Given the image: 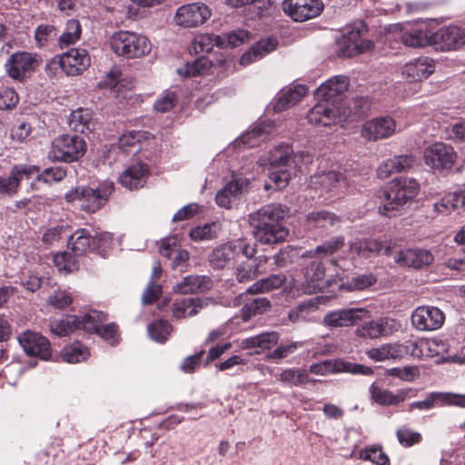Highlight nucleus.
<instances>
[{
	"label": "nucleus",
	"mask_w": 465,
	"mask_h": 465,
	"mask_svg": "<svg viewBox=\"0 0 465 465\" xmlns=\"http://www.w3.org/2000/svg\"><path fill=\"white\" fill-rule=\"evenodd\" d=\"M240 253L250 259L254 255L255 249L244 240L237 239L214 248L209 255V262L214 269L228 268L234 263Z\"/></svg>",
	"instance_id": "obj_7"
},
{
	"label": "nucleus",
	"mask_w": 465,
	"mask_h": 465,
	"mask_svg": "<svg viewBox=\"0 0 465 465\" xmlns=\"http://www.w3.org/2000/svg\"><path fill=\"white\" fill-rule=\"evenodd\" d=\"M212 288V280L205 275H188L176 283L173 290L176 293L189 294L204 292Z\"/></svg>",
	"instance_id": "obj_32"
},
{
	"label": "nucleus",
	"mask_w": 465,
	"mask_h": 465,
	"mask_svg": "<svg viewBox=\"0 0 465 465\" xmlns=\"http://www.w3.org/2000/svg\"><path fill=\"white\" fill-rule=\"evenodd\" d=\"M79 329L78 316L67 315L61 320L50 323V330L57 336H66Z\"/></svg>",
	"instance_id": "obj_49"
},
{
	"label": "nucleus",
	"mask_w": 465,
	"mask_h": 465,
	"mask_svg": "<svg viewBox=\"0 0 465 465\" xmlns=\"http://www.w3.org/2000/svg\"><path fill=\"white\" fill-rule=\"evenodd\" d=\"M211 16L210 8L203 3H192L180 6L174 20L178 25L195 27L205 23Z\"/></svg>",
	"instance_id": "obj_16"
},
{
	"label": "nucleus",
	"mask_w": 465,
	"mask_h": 465,
	"mask_svg": "<svg viewBox=\"0 0 465 465\" xmlns=\"http://www.w3.org/2000/svg\"><path fill=\"white\" fill-rule=\"evenodd\" d=\"M251 39V34L246 30H236L228 33L223 37L224 45L223 47H236L239 46Z\"/></svg>",
	"instance_id": "obj_63"
},
{
	"label": "nucleus",
	"mask_w": 465,
	"mask_h": 465,
	"mask_svg": "<svg viewBox=\"0 0 465 465\" xmlns=\"http://www.w3.org/2000/svg\"><path fill=\"white\" fill-rule=\"evenodd\" d=\"M433 45L442 50L457 49L465 45V28L450 25L433 32Z\"/></svg>",
	"instance_id": "obj_21"
},
{
	"label": "nucleus",
	"mask_w": 465,
	"mask_h": 465,
	"mask_svg": "<svg viewBox=\"0 0 465 465\" xmlns=\"http://www.w3.org/2000/svg\"><path fill=\"white\" fill-rule=\"evenodd\" d=\"M360 458L375 465H390V459L381 447L371 446L361 450Z\"/></svg>",
	"instance_id": "obj_58"
},
{
	"label": "nucleus",
	"mask_w": 465,
	"mask_h": 465,
	"mask_svg": "<svg viewBox=\"0 0 465 465\" xmlns=\"http://www.w3.org/2000/svg\"><path fill=\"white\" fill-rule=\"evenodd\" d=\"M397 131L395 120L389 116H379L365 122L361 135L367 141L375 142L392 136Z\"/></svg>",
	"instance_id": "obj_13"
},
{
	"label": "nucleus",
	"mask_w": 465,
	"mask_h": 465,
	"mask_svg": "<svg viewBox=\"0 0 465 465\" xmlns=\"http://www.w3.org/2000/svg\"><path fill=\"white\" fill-rule=\"evenodd\" d=\"M38 65L37 54L19 51L9 56L5 64V69L9 77L23 82L31 76Z\"/></svg>",
	"instance_id": "obj_9"
},
{
	"label": "nucleus",
	"mask_w": 465,
	"mask_h": 465,
	"mask_svg": "<svg viewBox=\"0 0 465 465\" xmlns=\"http://www.w3.org/2000/svg\"><path fill=\"white\" fill-rule=\"evenodd\" d=\"M38 172V167L35 165H17L15 166L8 177L0 178V195H11L18 188L20 181L25 177L29 178Z\"/></svg>",
	"instance_id": "obj_27"
},
{
	"label": "nucleus",
	"mask_w": 465,
	"mask_h": 465,
	"mask_svg": "<svg viewBox=\"0 0 465 465\" xmlns=\"http://www.w3.org/2000/svg\"><path fill=\"white\" fill-rule=\"evenodd\" d=\"M420 191L419 183L413 178H397L391 181L383 189L381 196L384 203L380 206V213L392 216L393 212L398 211L411 202Z\"/></svg>",
	"instance_id": "obj_2"
},
{
	"label": "nucleus",
	"mask_w": 465,
	"mask_h": 465,
	"mask_svg": "<svg viewBox=\"0 0 465 465\" xmlns=\"http://www.w3.org/2000/svg\"><path fill=\"white\" fill-rule=\"evenodd\" d=\"M271 306L270 301L264 297H259L246 303L242 308V320L248 321L252 316L265 312Z\"/></svg>",
	"instance_id": "obj_57"
},
{
	"label": "nucleus",
	"mask_w": 465,
	"mask_h": 465,
	"mask_svg": "<svg viewBox=\"0 0 465 465\" xmlns=\"http://www.w3.org/2000/svg\"><path fill=\"white\" fill-rule=\"evenodd\" d=\"M279 381L290 386H300L308 381V375L302 370L290 368L279 374Z\"/></svg>",
	"instance_id": "obj_60"
},
{
	"label": "nucleus",
	"mask_w": 465,
	"mask_h": 465,
	"mask_svg": "<svg viewBox=\"0 0 465 465\" xmlns=\"http://www.w3.org/2000/svg\"><path fill=\"white\" fill-rule=\"evenodd\" d=\"M268 258L265 256H260L259 262L256 266H253L250 262H242L237 268L235 277L239 282H248L253 280L257 275L263 273L264 272L260 271L262 263H265Z\"/></svg>",
	"instance_id": "obj_46"
},
{
	"label": "nucleus",
	"mask_w": 465,
	"mask_h": 465,
	"mask_svg": "<svg viewBox=\"0 0 465 465\" xmlns=\"http://www.w3.org/2000/svg\"><path fill=\"white\" fill-rule=\"evenodd\" d=\"M248 179L243 177H233L227 183L215 196V202L218 206L230 209L236 199L242 194L243 188L248 185Z\"/></svg>",
	"instance_id": "obj_23"
},
{
	"label": "nucleus",
	"mask_w": 465,
	"mask_h": 465,
	"mask_svg": "<svg viewBox=\"0 0 465 465\" xmlns=\"http://www.w3.org/2000/svg\"><path fill=\"white\" fill-rule=\"evenodd\" d=\"M409 392V390H397L396 392H392L375 384L370 387L371 400L377 404L384 406L400 404L408 398Z\"/></svg>",
	"instance_id": "obj_34"
},
{
	"label": "nucleus",
	"mask_w": 465,
	"mask_h": 465,
	"mask_svg": "<svg viewBox=\"0 0 465 465\" xmlns=\"http://www.w3.org/2000/svg\"><path fill=\"white\" fill-rule=\"evenodd\" d=\"M412 326L421 331H432L441 328L445 314L438 307L419 306L411 316Z\"/></svg>",
	"instance_id": "obj_12"
},
{
	"label": "nucleus",
	"mask_w": 465,
	"mask_h": 465,
	"mask_svg": "<svg viewBox=\"0 0 465 465\" xmlns=\"http://www.w3.org/2000/svg\"><path fill=\"white\" fill-rule=\"evenodd\" d=\"M341 182H343V176L333 171L314 175L311 180L312 185L320 187L326 191L332 190Z\"/></svg>",
	"instance_id": "obj_52"
},
{
	"label": "nucleus",
	"mask_w": 465,
	"mask_h": 465,
	"mask_svg": "<svg viewBox=\"0 0 465 465\" xmlns=\"http://www.w3.org/2000/svg\"><path fill=\"white\" fill-rule=\"evenodd\" d=\"M214 45L220 47L224 45L223 36L210 34H202L196 35L192 43V48L196 54L209 53L213 50Z\"/></svg>",
	"instance_id": "obj_45"
},
{
	"label": "nucleus",
	"mask_w": 465,
	"mask_h": 465,
	"mask_svg": "<svg viewBox=\"0 0 465 465\" xmlns=\"http://www.w3.org/2000/svg\"><path fill=\"white\" fill-rule=\"evenodd\" d=\"M367 318H370V312L365 308H342L325 314L322 324L330 329L351 327Z\"/></svg>",
	"instance_id": "obj_11"
},
{
	"label": "nucleus",
	"mask_w": 465,
	"mask_h": 465,
	"mask_svg": "<svg viewBox=\"0 0 465 465\" xmlns=\"http://www.w3.org/2000/svg\"><path fill=\"white\" fill-rule=\"evenodd\" d=\"M307 92V87L302 84H296L281 92L274 103L273 110L281 112L295 105L305 96Z\"/></svg>",
	"instance_id": "obj_36"
},
{
	"label": "nucleus",
	"mask_w": 465,
	"mask_h": 465,
	"mask_svg": "<svg viewBox=\"0 0 465 465\" xmlns=\"http://www.w3.org/2000/svg\"><path fill=\"white\" fill-rule=\"evenodd\" d=\"M110 46L115 54L128 59L144 56L152 48L145 35L130 31L114 33L110 38Z\"/></svg>",
	"instance_id": "obj_5"
},
{
	"label": "nucleus",
	"mask_w": 465,
	"mask_h": 465,
	"mask_svg": "<svg viewBox=\"0 0 465 465\" xmlns=\"http://www.w3.org/2000/svg\"><path fill=\"white\" fill-rule=\"evenodd\" d=\"M221 225L219 223L213 222L197 226L190 232V237L193 241H207L217 237Z\"/></svg>",
	"instance_id": "obj_55"
},
{
	"label": "nucleus",
	"mask_w": 465,
	"mask_h": 465,
	"mask_svg": "<svg viewBox=\"0 0 465 465\" xmlns=\"http://www.w3.org/2000/svg\"><path fill=\"white\" fill-rule=\"evenodd\" d=\"M310 371L316 375L348 372L352 374L371 375L372 369L361 364H356L343 360L323 361L311 365Z\"/></svg>",
	"instance_id": "obj_15"
},
{
	"label": "nucleus",
	"mask_w": 465,
	"mask_h": 465,
	"mask_svg": "<svg viewBox=\"0 0 465 465\" xmlns=\"http://www.w3.org/2000/svg\"><path fill=\"white\" fill-rule=\"evenodd\" d=\"M106 320V315L99 311L92 310L78 317L79 329L89 332H96L101 324Z\"/></svg>",
	"instance_id": "obj_50"
},
{
	"label": "nucleus",
	"mask_w": 465,
	"mask_h": 465,
	"mask_svg": "<svg viewBox=\"0 0 465 465\" xmlns=\"http://www.w3.org/2000/svg\"><path fill=\"white\" fill-rule=\"evenodd\" d=\"M93 236L86 229L76 230L69 236L67 244L75 255H82L93 251Z\"/></svg>",
	"instance_id": "obj_42"
},
{
	"label": "nucleus",
	"mask_w": 465,
	"mask_h": 465,
	"mask_svg": "<svg viewBox=\"0 0 465 465\" xmlns=\"http://www.w3.org/2000/svg\"><path fill=\"white\" fill-rule=\"evenodd\" d=\"M293 173L294 170L291 167L272 168L269 173V181L274 185L275 189H282L288 185Z\"/></svg>",
	"instance_id": "obj_61"
},
{
	"label": "nucleus",
	"mask_w": 465,
	"mask_h": 465,
	"mask_svg": "<svg viewBox=\"0 0 465 465\" xmlns=\"http://www.w3.org/2000/svg\"><path fill=\"white\" fill-rule=\"evenodd\" d=\"M407 352L406 347L398 343H385L366 351V355L375 361H383L401 358Z\"/></svg>",
	"instance_id": "obj_38"
},
{
	"label": "nucleus",
	"mask_w": 465,
	"mask_h": 465,
	"mask_svg": "<svg viewBox=\"0 0 465 465\" xmlns=\"http://www.w3.org/2000/svg\"><path fill=\"white\" fill-rule=\"evenodd\" d=\"M82 28L78 20L71 19L66 23L64 33L59 37L61 48L74 45L81 37Z\"/></svg>",
	"instance_id": "obj_51"
},
{
	"label": "nucleus",
	"mask_w": 465,
	"mask_h": 465,
	"mask_svg": "<svg viewBox=\"0 0 465 465\" xmlns=\"http://www.w3.org/2000/svg\"><path fill=\"white\" fill-rule=\"evenodd\" d=\"M318 100V103L307 114L309 123L315 125L331 126L348 116L347 108L343 104H337L335 100Z\"/></svg>",
	"instance_id": "obj_8"
},
{
	"label": "nucleus",
	"mask_w": 465,
	"mask_h": 465,
	"mask_svg": "<svg viewBox=\"0 0 465 465\" xmlns=\"http://www.w3.org/2000/svg\"><path fill=\"white\" fill-rule=\"evenodd\" d=\"M159 252L164 257L173 258V267L183 265L189 259V252L178 248V240L175 236L165 238L161 243Z\"/></svg>",
	"instance_id": "obj_39"
},
{
	"label": "nucleus",
	"mask_w": 465,
	"mask_h": 465,
	"mask_svg": "<svg viewBox=\"0 0 465 465\" xmlns=\"http://www.w3.org/2000/svg\"><path fill=\"white\" fill-rule=\"evenodd\" d=\"M355 335L362 339L372 340L380 338L378 321L371 320L361 324L355 329Z\"/></svg>",
	"instance_id": "obj_64"
},
{
	"label": "nucleus",
	"mask_w": 465,
	"mask_h": 465,
	"mask_svg": "<svg viewBox=\"0 0 465 465\" xmlns=\"http://www.w3.org/2000/svg\"><path fill=\"white\" fill-rule=\"evenodd\" d=\"M339 56L351 57L364 51L370 50L373 43L370 40L362 39L359 29H352L346 35H343L340 40Z\"/></svg>",
	"instance_id": "obj_22"
},
{
	"label": "nucleus",
	"mask_w": 465,
	"mask_h": 465,
	"mask_svg": "<svg viewBox=\"0 0 465 465\" xmlns=\"http://www.w3.org/2000/svg\"><path fill=\"white\" fill-rule=\"evenodd\" d=\"M393 248L392 242H381L375 239L357 240L351 243L350 251L359 256L369 258L381 254L382 252L389 254Z\"/></svg>",
	"instance_id": "obj_28"
},
{
	"label": "nucleus",
	"mask_w": 465,
	"mask_h": 465,
	"mask_svg": "<svg viewBox=\"0 0 465 465\" xmlns=\"http://www.w3.org/2000/svg\"><path fill=\"white\" fill-rule=\"evenodd\" d=\"M88 355V349L80 342L66 346L61 352V357L68 363H77L84 361Z\"/></svg>",
	"instance_id": "obj_54"
},
{
	"label": "nucleus",
	"mask_w": 465,
	"mask_h": 465,
	"mask_svg": "<svg viewBox=\"0 0 465 465\" xmlns=\"http://www.w3.org/2000/svg\"><path fill=\"white\" fill-rule=\"evenodd\" d=\"M448 351V344L440 339H427L417 341L412 355L420 358H430Z\"/></svg>",
	"instance_id": "obj_40"
},
{
	"label": "nucleus",
	"mask_w": 465,
	"mask_h": 465,
	"mask_svg": "<svg viewBox=\"0 0 465 465\" xmlns=\"http://www.w3.org/2000/svg\"><path fill=\"white\" fill-rule=\"evenodd\" d=\"M393 259L394 262L401 267L420 270L433 263L434 255L427 249L408 248L397 252Z\"/></svg>",
	"instance_id": "obj_17"
},
{
	"label": "nucleus",
	"mask_w": 465,
	"mask_h": 465,
	"mask_svg": "<svg viewBox=\"0 0 465 465\" xmlns=\"http://www.w3.org/2000/svg\"><path fill=\"white\" fill-rule=\"evenodd\" d=\"M438 401H440L442 404L456 405L465 408V395L430 392L425 400L411 402L409 405V409L410 411H429L432 409Z\"/></svg>",
	"instance_id": "obj_26"
},
{
	"label": "nucleus",
	"mask_w": 465,
	"mask_h": 465,
	"mask_svg": "<svg viewBox=\"0 0 465 465\" xmlns=\"http://www.w3.org/2000/svg\"><path fill=\"white\" fill-rule=\"evenodd\" d=\"M307 222L311 228H326L339 223V218L332 213L321 210L312 212L307 216Z\"/></svg>",
	"instance_id": "obj_47"
},
{
	"label": "nucleus",
	"mask_w": 465,
	"mask_h": 465,
	"mask_svg": "<svg viewBox=\"0 0 465 465\" xmlns=\"http://www.w3.org/2000/svg\"><path fill=\"white\" fill-rule=\"evenodd\" d=\"M66 169L63 166H54L45 168L42 173H35L36 180L46 184L59 183L66 176Z\"/></svg>",
	"instance_id": "obj_59"
},
{
	"label": "nucleus",
	"mask_w": 465,
	"mask_h": 465,
	"mask_svg": "<svg viewBox=\"0 0 465 465\" xmlns=\"http://www.w3.org/2000/svg\"><path fill=\"white\" fill-rule=\"evenodd\" d=\"M414 163L415 158L411 154L393 156L379 165L377 175L380 179H387L392 173L407 171Z\"/></svg>",
	"instance_id": "obj_31"
},
{
	"label": "nucleus",
	"mask_w": 465,
	"mask_h": 465,
	"mask_svg": "<svg viewBox=\"0 0 465 465\" xmlns=\"http://www.w3.org/2000/svg\"><path fill=\"white\" fill-rule=\"evenodd\" d=\"M56 36V29L52 25H41L35 31V40L39 47L48 45Z\"/></svg>",
	"instance_id": "obj_62"
},
{
	"label": "nucleus",
	"mask_w": 465,
	"mask_h": 465,
	"mask_svg": "<svg viewBox=\"0 0 465 465\" xmlns=\"http://www.w3.org/2000/svg\"><path fill=\"white\" fill-rule=\"evenodd\" d=\"M269 134V131L266 127L257 125L251 131L243 134L235 143L237 144L242 143L247 147H254L260 144V143L265 141Z\"/></svg>",
	"instance_id": "obj_53"
},
{
	"label": "nucleus",
	"mask_w": 465,
	"mask_h": 465,
	"mask_svg": "<svg viewBox=\"0 0 465 465\" xmlns=\"http://www.w3.org/2000/svg\"><path fill=\"white\" fill-rule=\"evenodd\" d=\"M209 304V299L183 298L175 301L172 305L173 316L176 319L193 317Z\"/></svg>",
	"instance_id": "obj_30"
},
{
	"label": "nucleus",
	"mask_w": 465,
	"mask_h": 465,
	"mask_svg": "<svg viewBox=\"0 0 465 465\" xmlns=\"http://www.w3.org/2000/svg\"><path fill=\"white\" fill-rule=\"evenodd\" d=\"M423 159L426 165L435 171L450 170L455 163L457 153L451 145L438 142L425 148Z\"/></svg>",
	"instance_id": "obj_10"
},
{
	"label": "nucleus",
	"mask_w": 465,
	"mask_h": 465,
	"mask_svg": "<svg viewBox=\"0 0 465 465\" xmlns=\"http://www.w3.org/2000/svg\"><path fill=\"white\" fill-rule=\"evenodd\" d=\"M68 124L72 130L80 134L88 133L94 126L92 113L87 108H78L73 111L69 116Z\"/></svg>",
	"instance_id": "obj_41"
},
{
	"label": "nucleus",
	"mask_w": 465,
	"mask_h": 465,
	"mask_svg": "<svg viewBox=\"0 0 465 465\" xmlns=\"http://www.w3.org/2000/svg\"><path fill=\"white\" fill-rule=\"evenodd\" d=\"M59 64L67 75H78L89 67L91 59L85 49L72 48L61 55Z\"/></svg>",
	"instance_id": "obj_19"
},
{
	"label": "nucleus",
	"mask_w": 465,
	"mask_h": 465,
	"mask_svg": "<svg viewBox=\"0 0 465 465\" xmlns=\"http://www.w3.org/2000/svg\"><path fill=\"white\" fill-rule=\"evenodd\" d=\"M17 340L28 355L36 356L43 360H47L51 355L48 340L37 332L25 331L18 336Z\"/></svg>",
	"instance_id": "obj_18"
},
{
	"label": "nucleus",
	"mask_w": 465,
	"mask_h": 465,
	"mask_svg": "<svg viewBox=\"0 0 465 465\" xmlns=\"http://www.w3.org/2000/svg\"><path fill=\"white\" fill-rule=\"evenodd\" d=\"M434 71V61L429 57L421 56L404 64L401 69V74L407 82L414 83L428 78Z\"/></svg>",
	"instance_id": "obj_20"
},
{
	"label": "nucleus",
	"mask_w": 465,
	"mask_h": 465,
	"mask_svg": "<svg viewBox=\"0 0 465 465\" xmlns=\"http://www.w3.org/2000/svg\"><path fill=\"white\" fill-rule=\"evenodd\" d=\"M319 298H311L293 307L288 313V319L295 323L300 322H316Z\"/></svg>",
	"instance_id": "obj_33"
},
{
	"label": "nucleus",
	"mask_w": 465,
	"mask_h": 465,
	"mask_svg": "<svg viewBox=\"0 0 465 465\" xmlns=\"http://www.w3.org/2000/svg\"><path fill=\"white\" fill-rule=\"evenodd\" d=\"M284 211L281 205L267 204L249 215L255 239L264 244L283 242L288 230L282 224Z\"/></svg>",
	"instance_id": "obj_1"
},
{
	"label": "nucleus",
	"mask_w": 465,
	"mask_h": 465,
	"mask_svg": "<svg viewBox=\"0 0 465 465\" xmlns=\"http://www.w3.org/2000/svg\"><path fill=\"white\" fill-rule=\"evenodd\" d=\"M86 150L83 137L77 134H61L51 143L47 158L53 162L72 163L81 158Z\"/></svg>",
	"instance_id": "obj_6"
},
{
	"label": "nucleus",
	"mask_w": 465,
	"mask_h": 465,
	"mask_svg": "<svg viewBox=\"0 0 465 465\" xmlns=\"http://www.w3.org/2000/svg\"><path fill=\"white\" fill-rule=\"evenodd\" d=\"M277 45L278 41L275 38L269 37L262 39L253 45L247 52L242 55L240 64L242 65H248L255 61H258L275 50Z\"/></svg>",
	"instance_id": "obj_35"
},
{
	"label": "nucleus",
	"mask_w": 465,
	"mask_h": 465,
	"mask_svg": "<svg viewBox=\"0 0 465 465\" xmlns=\"http://www.w3.org/2000/svg\"><path fill=\"white\" fill-rule=\"evenodd\" d=\"M286 281L282 273L272 274L267 278L261 279L247 289L251 294L263 293L280 288Z\"/></svg>",
	"instance_id": "obj_44"
},
{
	"label": "nucleus",
	"mask_w": 465,
	"mask_h": 465,
	"mask_svg": "<svg viewBox=\"0 0 465 465\" xmlns=\"http://www.w3.org/2000/svg\"><path fill=\"white\" fill-rule=\"evenodd\" d=\"M401 42L407 47L420 48L433 45V32L427 26L404 28L400 35Z\"/></svg>",
	"instance_id": "obj_25"
},
{
	"label": "nucleus",
	"mask_w": 465,
	"mask_h": 465,
	"mask_svg": "<svg viewBox=\"0 0 465 465\" xmlns=\"http://www.w3.org/2000/svg\"><path fill=\"white\" fill-rule=\"evenodd\" d=\"M329 264L331 267L327 269L322 262L313 261L304 268V281L302 282V290L304 293L312 294L321 292L336 282V278H341V274L336 268V262L331 261Z\"/></svg>",
	"instance_id": "obj_4"
},
{
	"label": "nucleus",
	"mask_w": 465,
	"mask_h": 465,
	"mask_svg": "<svg viewBox=\"0 0 465 465\" xmlns=\"http://www.w3.org/2000/svg\"><path fill=\"white\" fill-rule=\"evenodd\" d=\"M283 11L296 22L312 19L322 14V0H283Z\"/></svg>",
	"instance_id": "obj_14"
},
{
	"label": "nucleus",
	"mask_w": 465,
	"mask_h": 465,
	"mask_svg": "<svg viewBox=\"0 0 465 465\" xmlns=\"http://www.w3.org/2000/svg\"><path fill=\"white\" fill-rule=\"evenodd\" d=\"M172 331V325L164 320L155 321L148 326L150 338L157 342H164Z\"/></svg>",
	"instance_id": "obj_56"
},
{
	"label": "nucleus",
	"mask_w": 465,
	"mask_h": 465,
	"mask_svg": "<svg viewBox=\"0 0 465 465\" xmlns=\"http://www.w3.org/2000/svg\"><path fill=\"white\" fill-rule=\"evenodd\" d=\"M114 190L113 182L104 181L95 188L92 186L73 188L66 193L64 198L67 203L77 202L82 211L87 213H94L106 204Z\"/></svg>",
	"instance_id": "obj_3"
},
{
	"label": "nucleus",
	"mask_w": 465,
	"mask_h": 465,
	"mask_svg": "<svg viewBox=\"0 0 465 465\" xmlns=\"http://www.w3.org/2000/svg\"><path fill=\"white\" fill-rule=\"evenodd\" d=\"M268 161L271 168H289L294 170L292 149L286 144L280 145L270 152Z\"/></svg>",
	"instance_id": "obj_43"
},
{
	"label": "nucleus",
	"mask_w": 465,
	"mask_h": 465,
	"mask_svg": "<svg viewBox=\"0 0 465 465\" xmlns=\"http://www.w3.org/2000/svg\"><path fill=\"white\" fill-rule=\"evenodd\" d=\"M348 87L349 81L347 77L341 75L334 76L317 88L315 96L317 99L335 100L337 104H343L340 100V95L347 91Z\"/></svg>",
	"instance_id": "obj_24"
},
{
	"label": "nucleus",
	"mask_w": 465,
	"mask_h": 465,
	"mask_svg": "<svg viewBox=\"0 0 465 465\" xmlns=\"http://www.w3.org/2000/svg\"><path fill=\"white\" fill-rule=\"evenodd\" d=\"M278 336L275 332H264L241 341L242 350H253L250 354H260L276 344Z\"/></svg>",
	"instance_id": "obj_37"
},
{
	"label": "nucleus",
	"mask_w": 465,
	"mask_h": 465,
	"mask_svg": "<svg viewBox=\"0 0 465 465\" xmlns=\"http://www.w3.org/2000/svg\"><path fill=\"white\" fill-rule=\"evenodd\" d=\"M149 174L148 167L137 163L126 168L119 176V183L129 190L141 188L146 183Z\"/></svg>",
	"instance_id": "obj_29"
},
{
	"label": "nucleus",
	"mask_w": 465,
	"mask_h": 465,
	"mask_svg": "<svg viewBox=\"0 0 465 465\" xmlns=\"http://www.w3.org/2000/svg\"><path fill=\"white\" fill-rule=\"evenodd\" d=\"M211 65L212 63L207 57L201 56L193 63H186L183 66L178 68L177 73L183 77L197 76L204 74L210 69Z\"/></svg>",
	"instance_id": "obj_48"
}]
</instances>
